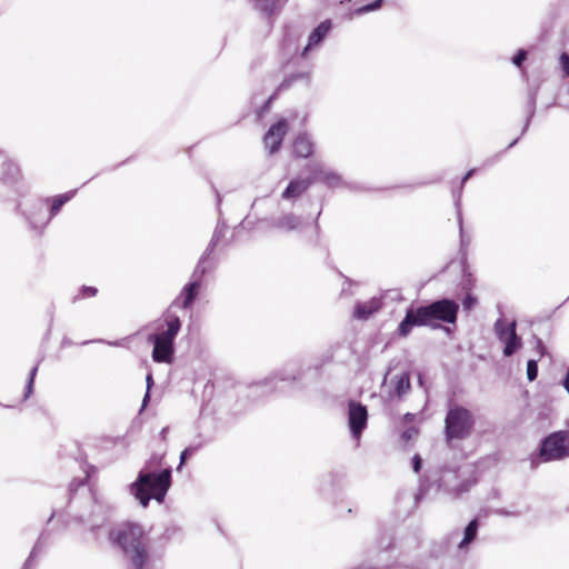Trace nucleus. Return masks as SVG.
<instances>
[{"mask_svg": "<svg viewBox=\"0 0 569 569\" xmlns=\"http://www.w3.org/2000/svg\"><path fill=\"white\" fill-rule=\"evenodd\" d=\"M162 455H152L140 470L137 480L130 485V493L147 507L150 499L162 502L171 486V468H164L159 473L153 470L162 465Z\"/></svg>", "mask_w": 569, "mask_h": 569, "instance_id": "1", "label": "nucleus"}, {"mask_svg": "<svg viewBox=\"0 0 569 569\" xmlns=\"http://www.w3.org/2000/svg\"><path fill=\"white\" fill-rule=\"evenodd\" d=\"M458 311L459 305L451 299L436 300L416 309L409 308L399 325L398 332L400 336L406 337L415 326L439 328L440 326L437 322L455 323Z\"/></svg>", "mask_w": 569, "mask_h": 569, "instance_id": "2", "label": "nucleus"}, {"mask_svg": "<svg viewBox=\"0 0 569 569\" xmlns=\"http://www.w3.org/2000/svg\"><path fill=\"white\" fill-rule=\"evenodd\" d=\"M109 539L123 551L134 569L143 568L148 552L141 526L137 523L119 525L109 532Z\"/></svg>", "mask_w": 569, "mask_h": 569, "instance_id": "3", "label": "nucleus"}, {"mask_svg": "<svg viewBox=\"0 0 569 569\" xmlns=\"http://www.w3.org/2000/svg\"><path fill=\"white\" fill-rule=\"evenodd\" d=\"M475 423V416L469 409L450 402L445 418V438L447 443L451 445L455 440L468 439L472 435Z\"/></svg>", "mask_w": 569, "mask_h": 569, "instance_id": "4", "label": "nucleus"}, {"mask_svg": "<svg viewBox=\"0 0 569 569\" xmlns=\"http://www.w3.org/2000/svg\"><path fill=\"white\" fill-rule=\"evenodd\" d=\"M569 457V431H556L541 441L540 458L543 461L562 460Z\"/></svg>", "mask_w": 569, "mask_h": 569, "instance_id": "5", "label": "nucleus"}, {"mask_svg": "<svg viewBox=\"0 0 569 569\" xmlns=\"http://www.w3.org/2000/svg\"><path fill=\"white\" fill-rule=\"evenodd\" d=\"M495 331L499 340L505 343L503 355L506 357L512 356L521 347V339L516 332V321L507 325L500 318L495 323Z\"/></svg>", "mask_w": 569, "mask_h": 569, "instance_id": "6", "label": "nucleus"}, {"mask_svg": "<svg viewBox=\"0 0 569 569\" xmlns=\"http://www.w3.org/2000/svg\"><path fill=\"white\" fill-rule=\"evenodd\" d=\"M368 410L367 407L357 401H349L348 405V422L351 435L355 439H359L363 429L367 427Z\"/></svg>", "mask_w": 569, "mask_h": 569, "instance_id": "7", "label": "nucleus"}, {"mask_svg": "<svg viewBox=\"0 0 569 569\" xmlns=\"http://www.w3.org/2000/svg\"><path fill=\"white\" fill-rule=\"evenodd\" d=\"M307 168L311 172L310 180H313V183L322 182L329 188H338L342 186L341 176L326 168L322 163H310Z\"/></svg>", "mask_w": 569, "mask_h": 569, "instance_id": "8", "label": "nucleus"}, {"mask_svg": "<svg viewBox=\"0 0 569 569\" xmlns=\"http://www.w3.org/2000/svg\"><path fill=\"white\" fill-rule=\"evenodd\" d=\"M288 132V122L286 119L279 120L272 124L263 138V143L269 153L272 154L279 150L282 140Z\"/></svg>", "mask_w": 569, "mask_h": 569, "instance_id": "9", "label": "nucleus"}, {"mask_svg": "<svg viewBox=\"0 0 569 569\" xmlns=\"http://www.w3.org/2000/svg\"><path fill=\"white\" fill-rule=\"evenodd\" d=\"M166 330L150 335V339H160L173 345L177 335L181 329V321L178 316L170 311V308L164 313Z\"/></svg>", "mask_w": 569, "mask_h": 569, "instance_id": "10", "label": "nucleus"}, {"mask_svg": "<svg viewBox=\"0 0 569 569\" xmlns=\"http://www.w3.org/2000/svg\"><path fill=\"white\" fill-rule=\"evenodd\" d=\"M204 268L202 267V261H199L192 277L194 278L193 281L187 283L182 290V297H183V300H182V305L181 307L183 309H188L192 302L194 301L197 295H198V290H199V287H200V278L201 276L204 273Z\"/></svg>", "mask_w": 569, "mask_h": 569, "instance_id": "11", "label": "nucleus"}, {"mask_svg": "<svg viewBox=\"0 0 569 569\" xmlns=\"http://www.w3.org/2000/svg\"><path fill=\"white\" fill-rule=\"evenodd\" d=\"M90 499L92 500V510L88 516L81 515L80 520L88 523L93 530L107 521V508L98 502L96 498L90 497Z\"/></svg>", "mask_w": 569, "mask_h": 569, "instance_id": "12", "label": "nucleus"}, {"mask_svg": "<svg viewBox=\"0 0 569 569\" xmlns=\"http://www.w3.org/2000/svg\"><path fill=\"white\" fill-rule=\"evenodd\" d=\"M148 341L153 343L152 359L156 362L171 363L173 360L174 347L172 343L162 341L160 339H150Z\"/></svg>", "mask_w": 569, "mask_h": 569, "instance_id": "13", "label": "nucleus"}, {"mask_svg": "<svg viewBox=\"0 0 569 569\" xmlns=\"http://www.w3.org/2000/svg\"><path fill=\"white\" fill-rule=\"evenodd\" d=\"M331 29V21L325 20L322 21L309 36L308 43L303 48L302 57L307 56V52L311 50L313 47L318 46L323 38L329 33Z\"/></svg>", "mask_w": 569, "mask_h": 569, "instance_id": "14", "label": "nucleus"}, {"mask_svg": "<svg viewBox=\"0 0 569 569\" xmlns=\"http://www.w3.org/2000/svg\"><path fill=\"white\" fill-rule=\"evenodd\" d=\"M313 183L310 178L307 179H295L290 181L288 187L282 192V198L286 200L295 199L301 196L308 188Z\"/></svg>", "mask_w": 569, "mask_h": 569, "instance_id": "15", "label": "nucleus"}, {"mask_svg": "<svg viewBox=\"0 0 569 569\" xmlns=\"http://www.w3.org/2000/svg\"><path fill=\"white\" fill-rule=\"evenodd\" d=\"M381 307V302L377 298H372L366 302H358L355 307L353 317L359 320H367L377 312Z\"/></svg>", "mask_w": 569, "mask_h": 569, "instance_id": "16", "label": "nucleus"}, {"mask_svg": "<svg viewBox=\"0 0 569 569\" xmlns=\"http://www.w3.org/2000/svg\"><path fill=\"white\" fill-rule=\"evenodd\" d=\"M313 152V143L307 133L299 134L293 142V154L298 158H308Z\"/></svg>", "mask_w": 569, "mask_h": 569, "instance_id": "17", "label": "nucleus"}, {"mask_svg": "<svg viewBox=\"0 0 569 569\" xmlns=\"http://www.w3.org/2000/svg\"><path fill=\"white\" fill-rule=\"evenodd\" d=\"M301 224V218L299 216H296L293 213H286L277 219L276 227L284 230V231H292L298 229V227Z\"/></svg>", "mask_w": 569, "mask_h": 569, "instance_id": "18", "label": "nucleus"}, {"mask_svg": "<svg viewBox=\"0 0 569 569\" xmlns=\"http://www.w3.org/2000/svg\"><path fill=\"white\" fill-rule=\"evenodd\" d=\"M478 527V519H473L468 523V526L465 529L463 539L458 545L459 549H466L469 546V543H471L475 540Z\"/></svg>", "mask_w": 569, "mask_h": 569, "instance_id": "19", "label": "nucleus"}, {"mask_svg": "<svg viewBox=\"0 0 569 569\" xmlns=\"http://www.w3.org/2000/svg\"><path fill=\"white\" fill-rule=\"evenodd\" d=\"M395 393L400 398L410 390V376L408 372H403L400 376L395 377Z\"/></svg>", "mask_w": 569, "mask_h": 569, "instance_id": "20", "label": "nucleus"}, {"mask_svg": "<svg viewBox=\"0 0 569 569\" xmlns=\"http://www.w3.org/2000/svg\"><path fill=\"white\" fill-rule=\"evenodd\" d=\"M224 230H226V226L224 223H218V226L216 227L214 229V232H213V236L210 240V243L204 252V254L202 256V258L200 259V261H204V259L212 252L213 248L217 246V243L220 241V239L223 237L224 234Z\"/></svg>", "mask_w": 569, "mask_h": 569, "instance_id": "21", "label": "nucleus"}, {"mask_svg": "<svg viewBox=\"0 0 569 569\" xmlns=\"http://www.w3.org/2000/svg\"><path fill=\"white\" fill-rule=\"evenodd\" d=\"M249 3L258 11L271 14L276 9L278 0H248Z\"/></svg>", "mask_w": 569, "mask_h": 569, "instance_id": "22", "label": "nucleus"}, {"mask_svg": "<svg viewBox=\"0 0 569 569\" xmlns=\"http://www.w3.org/2000/svg\"><path fill=\"white\" fill-rule=\"evenodd\" d=\"M73 197V191L56 197L51 204V216L59 212L61 207Z\"/></svg>", "mask_w": 569, "mask_h": 569, "instance_id": "23", "label": "nucleus"}, {"mask_svg": "<svg viewBox=\"0 0 569 569\" xmlns=\"http://www.w3.org/2000/svg\"><path fill=\"white\" fill-rule=\"evenodd\" d=\"M382 0H376L372 3H369L367 6L359 7L355 9L353 14L361 16L370 11H375L380 8Z\"/></svg>", "mask_w": 569, "mask_h": 569, "instance_id": "24", "label": "nucleus"}, {"mask_svg": "<svg viewBox=\"0 0 569 569\" xmlns=\"http://www.w3.org/2000/svg\"><path fill=\"white\" fill-rule=\"evenodd\" d=\"M201 447V445H198V446H190V447H187L180 455V463L178 466V470H180L182 468V466L186 463L187 459L189 457H191L199 448Z\"/></svg>", "mask_w": 569, "mask_h": 569, "instance_id": "25", "label": "nucleus"}, {"mask_svg": "<svg viewBox=\"0 0 569 569\" xmlns=\"http://www.w3.org/2000/svg\"><path fill=\"white\" fill-rule=\"evenodd\" d=\"M538 376V363L536 360H529L527 362V377L528 380L533 381Z\"/></svg>", "mask_w": 569, "mask_h": 569, "instance_id": "26", "label": "nucleus"}, {"mask_svg": "<svg viewBox=\"0 0 569 569\" xmlns=\"http://www.w3.org/2000/svg\"><path fill=\"white\" fill-rule=\"evenodd\" d=\"M37 372H38V366H34L30 371V377H29V380H28V383L26 387L24 398H28L33 391V382H34V377H36Z\"/></svg>", "mask_w": 569, "mask_h": 569, "instance_id": "27", "label": "nucleus"}, {"mask_svg": "<svg viewBox=\"0 0 569 569\" xmlns=\"http://www.w3.org/2000/svg\"><path fill=\"white\" fill-rule=\"evenodd\" d=\"M146 381H147V392L142 399V409L147 407L148 405V401L150 399V389L151 387L153 386V379H152V375L149 373L146 378Z\"/></svg>", "mask_w": 569, "mask_h": 569, "instance_id": "28", "label": "nucleus"}, {"mask_svg": "<svg viewBox=\"0 0 569 569\" xmlns=\"http://www.w3.org/2000/svg\"><path fill=\"white\" fill-rule=\"evenodd\" d=\"M535 104H536V96L535 94H531L530 96V99H529V107H530V111H529V117L526 121V124L523 127V130H522V133L527 131L528 127H529V123H530V119L533 117V113H535Z\"/></svg>", "mask_w": 569, "mask_h": 569, "instance_id": "29", "label": "nucleus"}, {"mask_svg": "<svg viewBox=\"0 0 569 569\" xmlns=\"http://www.w3.org/2000/svg\"><path fill=\"white\" fill-rule=\"evenodd\" d=\"M41 545H42V538H40L38 540V542L36 543V546L33 547L29 558L27 559V561L23 566V569H28L30 567L32 559L36 557L37 552L40 550Z\"/></svg>", "mask_w": 569, "mask_h": 569, "instance_id": "30", "label": "nucleus"}, {"mask_svg": "<svg viewBox=\"0 0 569 569\" xmlns=\"http://www.w3.org/2000/svg\"><path fill=\"white\" fill-rule=\"evenodd\" d=\"M527 53L523 50H520L512 59L513 63L517 67H520L521 63L526 60Z\"/></svg>", "mask_w": 569, "mask_h": 569, "instance_id": "31", "label": "nucleus"}, {"mask_svg": "<svg viewBox=\"0 0 569 569\" xmlns=\"http://www.w3.org/2000/svg\"><path fill=\"white\" fill-rule=\"evenodd\" d=\"M563 72L569 76V54L562 53L560 57Z\"/></svg>", "mask_w": 569, "mask_h": 569, "instance_id": "32", "label": "nucleus"}, {"mask_svg": "<svg viewBox=\"0 0 569 569\" xmlns=\"http://www.w3.org/2000/svg\"><path fill=\"white\" fill-rule=\"evenodd\" d=\"M477 300L475 297L472 296H467L462 302L463 305V308L465 309H468L470 310L475 305H476Z\"/></svg>", "mask_w": 569, "mask_h": 569, "instance_id": "33", "label": "nucleus"}, {"mask_svg": "<svg viewBox=\"0 0 569 569\" xmlns=\"http://www.w3.org/2000/svg\"><path fill=\"white\" fill-rule=\"evenodd\" d=\"M421 462H422V460H421V458L418 455H416L412 458V467H413L415 472H419L420 471Z\"/></svg>", "mask_w": 569, "mask_h": 569, "instance_id": "34", "label": "nucleus"}, {"mask_svg": "<svg viewBox=\"0 0 569 569\" xmlns=\"http://www.w3.org/2000/svg\"><path fill=\"white\" fill-rule=\"evenodd\" d=\"M97 293V289L93 287H83L82 288V296L83 297H93Z\"/></svg>", "mask_w": 569, "mask_h": 569, "instance_id": "35", "label": "nucleus"}, {"mask_svg": "<svg viewBox=\"0 0 569 569\" xmlns=\"http://www.w3.org/2000/svg\"><path fill=\"white\" fill-rule=\"evenodd\" d=\"M417 435V430L415 428H409L402 433V438L406 440L412 439Z\"/></svg>", "mask_w": 569, "mask_h": 569, "instance_id": "36", "label": "nucleus"}, {"mask_svg": "<svg viewBox=\"0 0 569 569\" xmlns=\"http://www.w3.org/2000/svg\"><path fill=\"white\" fill-rule=\"evenodd\" d=\"M19 172V169L16 164L13 163H8V173L10 174V177L13 179Z\"/></svg>", "mask_w": 569, "mask_h": 569, "instance_id": "37", "label": "nucleus"}, {"mask_svg": "<svg viewBox=\"0 0 569 569\" xmlns=\"http://www.w3.org/2000/svg\"><path fill=\"white\" fill-rule=\"evenodd\" d=\"M476 172V169H470L466 174L465 177L462 178V181H461V186H463L468 179H470L473 173ZM460 189H462V187H460Z\"/></svg>", "mask_w": 569, "mask_h": 569, "instance_id": "38", "label": "nucleus"}, {"mask_svg": "<svg viewBox=\"0 0 569 569\" xmlns=\"http://www.w3.org/2000/svg\"><path fill=\"white\" fill-rule=\"evenodd\" d=\"M470 485H471L470 482H463V483L460 486V488L457 490V495H460V493H462V492L468 491V490H469V488H470Z\"/></svg>", "mask_w": 569, "mask_h": 569, "instance_id": "39", "label": "nucleus"}, {"mask_svg": "<svg viewBox=\"0 0 569 569\" xmlns=\"http://www.w3.org/2000/svg\"><path fill=\"white\" fill-rule=\"evenodd\" d=\"M289 86H290V81H289V80H286V81H283V82L278 87V91H282V90H284V89L289 88Z\"/></svg>", "mask_w": 569, "mask_h": 569, "instance_id": "40", "label": "nucleus"}, {"mask_svg": "<svg viewBox=\"0 0 569 569\" xmlns=\"http://www.w3.org/2000/svg\"><path fill=\"white\" fill-rule=\"evenodd\" d=\"M562 385H563L565 389H566V390L568 391V393H569V369H568V371H567V376H566V378H565V380H563V383H562Z\"/></svg>", "mask_w": 569, "mask_h": 569, "instance_id": "41", "label": "nucleus"}, {"mask_svg": "<svg viewBox=\"0 0 569 569\" xmlns=\"http://www.w3.org/2000/svg\"><path fill=\"white\" fill-rule=\"evenodd\" d=\"M167 432H168V427H164L161 431H160V437L161 439H166L167 437Z\"/></svg>", "mask_w": 569, "mask_h": 569, "instance_id": "42", "label": "nucleus"}, {"mask_svg": "<svg viewBox=\"0 0 569 569\" xmlns=\"http://www.w3.org/2000/svg\"><path fill=\"white\" fill-rule=\"evenodd\" d=\"M281 380H295L296 377L295 376H291V377H282L280 378Z\"/></svg>", "mask_w": 569, "mask_h": 569, "instance_id": "43", "label": "nucleus"}, {"mask_svg": "<svg viewBox=\"0 0 569 569\" xmlns=\"http://www.w3.org/2000/svg\"><path fill=\"white\" fill-rule=\"evenodd\" d=\"M274 98V94L269 97V99L267 100L266 102V108H268L269 103L271 102V100Z\"/></svg>", "mask_w": 569, "mask_h": 569, "instance_id": "44", "label": "nucleus"}, {"mask_svg": "<svg viewBox=\"0 0 569 569\" xmlns=\"http://www.w3.org/2000/svg\"><path fill=\"white\" fill-rule=\"evenodd\" d=\"M517 141H518V139L513 140V141L508 146V148L513 147V146L517 143Z\"/></svg>", "mask_w": 569, "mask_h": 569, "instance_id": "45", "label": "nucleus"}, {"mask_svg": "<svg viewBox=\"0 0 569 569\" xmlns=\"http://www.w3.org/2000/svg\"><path fill=\"white\" fill-rule=\"evenodd\" d=\"M459 223H460V229H462V220H461L460 216H459Z\"/></svg>", "mask_w": 569, "mask_h": 569, "instance_id": "46", "label": "nucleus"}]
</instances>
